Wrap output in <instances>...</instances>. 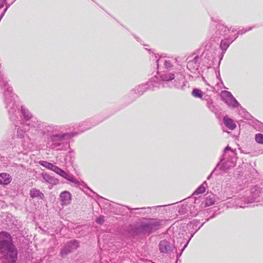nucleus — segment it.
<instances>
[{
    "instance_id": "nucleus-1",
    "label": "nucleus",
    "mask_w": 263,
    "mask_h": 263,
    "mask_svg": "<svg viewBox=\"0 0 263 263\" xmlns=\"http://www.w3.org/2000/svg\"><path fill=\"white\" fill-rule=\"evenodd\" d=\"M175 88L182 91H185L189 88V83L184 80V77L181 71L171 72L167 71L163 73H160L159 77H154L149 81L136 86L129 93V95L134 94L129 103L134 102L137 97L142 95L148 90H155L160 88Z\"/></svg>"
},
{
    "instance_id": "nucleus-2",
    "label": "nucleus",
    "mask_w": 263,
    "mask_h": 263,
    "mask_svg": "<svg viewBox=\"0 0 263 263\" xmlns=\"http://www.w3.org/2000/svg\"><path fill=\"white\" fill-rule=\"evenodd\" d=\"M0 253L8 263H16L17 250L8 232L3 231L0 233Z\"/></svg>"
},
{
    "instance_id": "nucleus-3",
    "label": "nucleus",
    "mask_w": 263,
    "mask_h": 263,
    "mask_svg": "<svg viewBox=\"0 0 263 263\" xmlns=\"http://www.w3.org/2000/svg\"><path fill=\"white\" fill-rule=\"evenodd\" d=\"M31 127L28 128L30 134L32 136L40 138H48L52 133L60 132L61 129L65 128L63 125H54L47 122L39 121L34 119L33 123L30 124Z\"/></svg>"
},
{
    "instance_id": "nucleus-4",
    "label": "nucleus",
    "mask_w": 263,
    "mask_h": 263,
    "mask_svg": "<svg viewBox=\"0 0 263 263\" xmlns=\"http://www.w3.org/2000/svg\"><path fill=\"white\" fill-rule=\"evenodd\" d=\"M63 129L60 132L52 133L47 139V143L52 149L65 151L70 148V144L66 140L77 136L78 132L64 133Z\"/></svg>"
},
{
    "instance_id": "nucleus-5",
    "label": "nucleus",
    "mask_w": 263,
    "mask_h": 263,
    "mask_svg": "<svg viewBox=\"0 0 263 263\" xmlns=\"http://www.w3.org/2000/svg\"><path fill=\"white\" fill-rule=\"evenodd\" d=\"M237 159V157L235 150L233 149L229 145L227 146L223 149V155L220 158L219 162L208 176L207 180L210 179L213 173L218 168L224 173H227L229 170L236 165Z\"/></svg>"
},
{
    "instance_id": "nucleus-6",
    "label": "nucleus",
    "mask_w": 263,
    "mask_h": 263,
    "mask_svg": "<svg viewBox=\"0 0 263 263\" xmlns=\"http://www.w3.org/2000/svg\"><path fill=\"white\" fill-rule=\"evenodd\" d=\"M146 221L141 222L143 235H149L160 230L163 220L158 218H148Z\"/></svg>"
},
{
    "instance_id": "nucleus-7",
    "label": "nucleus",
    "mask_w": 263,
    "mask_h": 263,
    "mask_svg": "<svg viewBox=\"0 0 263 263\" xmlns=\"http://www.w3.org/2000/svg\"><path fill=\"white\" fill-rule=\"evenodd\" d=\"M56 174H58L59 175L66 179L67 180L69 181V182L74 183L76 186H82L83 187H84L90 190L91 192H93L94 194H96V195L98 196L99 198H103L102 197L99 196L96 193L93 192L84 181H79L77 180L74 178V176L72 174H70L69 172H66L64 170H62V168H60Z\"/></svg>"
},
{
    "instance_id": "nucleus-8",
    "label": "nucleus",
    "mask_w": 263,
    "mask_h": 263,
    "mask_svg": "<svg viewBox=\"0 0 263 263\" xmlns=\"http://www.w3.org/2000/svg\"><path fill=\"white\" fill-rule=\"evenodd\" d=\"M231 29L220 22L218 23L214 33L211 37V41L219 42L222 38L226 37L225 36L229 33Z\"/></svg>"
},
{
    "instance_id": "nucleus-9",
    "label": "nucleus",
    "mask_w": 263,
    "mask_h": 263,
    "mask_svg": "<svg viewBox=\"0 0 263 263\" xmlns=\"http://www.w3.org/2000/svg\"><path fill=\"white\" fill-rule=\"evenodd\" d=\"M238 111L239 115L243 119L250 120V124L255 129L261 128L263 126V123L254 118L247 110L242 106H240Z\"/></svg>"
},
{
    "instance_id": "nucleus-10",
    "label": "nucleus",
    "mask_w": 263,
    "mask_h": 263,
    "mask_svg": "<svg viewBox=\"0 0 263 263\" xmlns=\"http://www.w3.org/2000/svg\"><path fill=\"white\" fill-rule=\"evenodd\" d=\"M79 247V241L78 240L74 239L68 241L61 249L60 255L62 258H65L69 254L77 250Z\"/></svg>"
},
{
    "instance_id": "nucleus-11",
    "label": "nucleus",
    "mask_w": 263,
    "mask_h": 263,
    "mask_svg": "<svg viewBox=\"0 0 263 263\" xmlns=\"http://www.w3.org/2000/svg\"><path fill=\"white\" fill-rule=\"evenodd\" d=\"M158 247L161 253L171 254L178 246H175L174 240L171 241L170 240L163 239L159 242Z\"/></svg>"
},
{
    "instance_id": "nucleus-12",
    "label": "nucleus",
    "mask_w": 263,
    "mask_h": 263,
    "mask_svg": "<svg viewBox=\"0 0 263 263\" xmlns=\"http://www.w3.org/2000/svg\"><path fill=\"white\" fill-rule=\"evenodd\" d=\"M15 123L16 122H14L15 130L13 133L12 139L14 140V142H17L16 140L17 139L21 140V141H23L26 135V133L28 132L30 134V130H28L27 127H25V124H23L22 127H21L16 125L15 124Z\"/></svg>"
},
{
    "instance_id": "nucleus-13",
    "label": "nucleus",
    "mask_w": 263,
    "mask_h": 263,
    "mask_svg": "<svg viewBox=\"0 0 263 263\" xmlns=\"http://www.w3.org/2000/svg\"><path fill=\"white\" fill-rule=\"evenodd\" d=\"M156 65H157L158 69H159V66H160V64H162V63L163 64L165 68H166L167 69L166 71H163L162 73H163L167 71H170L171 72H174V71L177 72L178 71H182V72L184 77V80L187 82V81L185 79V76L184 74V70L182 68L178 69V68H173L172 69H171V68H172L173 67V65L170 61H167V60H164L163 59L159 58L158 59L156 60Z\"/></svg>"
},
{
    "instance_id": "nucleus-14",
    "label": "nucleus",
    "mask_w": 263,
    "mask_h": 263,
    "mask_svg": "<svg viewBox=\"0 0 263 263\" xmlns=\"http://www.w3.org/2000/svg\"><path fill=\"white\" fill-rule=\"evenodd\" d=\"M262 191L261 188L255 185L252 189L251 196L245 199V202L248 204L254 202L256 201H259V198Z\"/></svg>"
},
{
    "instance_id": "nucleus-15",
    "label": "nucleus",
    "mask_w": 263,
    "mask_h": 263,
    "mask_svg": "<svg viewBox=\"0 0 263 263\" xmlns=\"http://www.w3.org/2000/svg\"><path fill=\"white\" fill-rule=\"evenodd\" d=\"M220 48L222 50V53L219 58V60L217 65V66L219 67L220 64V62L222 60L223 55L226 51H227L228 47L234 41V40H232V38L230 36H228L224 38H222L220 40Z\"/></svg>"
},
{
    "instance_id": "nucleus-16",
    "label": "nucleus",
    "mask_w": 263,
    "mask_h": 263,
    "mask_svg": "<svg viewBox=\"0 0 263 263\" xmlns=\"http://www.w3.org/2000/svg\"><path fill=\"white\" fill-rule=\"evenodd\" d=\"M102 121V120L96 121L95 118L88 119L79 124L78 130L80 132H84V131L90 129L92 127L96 126Z\"/></svg>"
},
{
    "instance_id": "nucleus-17",
    "label": "nucleus",
    "mask_w": 263,
    "mask_h": 263,
    "mask_svg": "<svg viewBox=\"0 0 263 263\" xmlns=\"http://www.w3.org/2000/svg\"><path fill=\"white\" fill-rule=\"evenodd\" d=\"M183 201L185 202V203H187V204L190 203L189 205L190 212L192 216H196L198 214V211L196 209H195V205H193L192 204L198 203L199 200L197 198H195L193 196H191L184 199Z\"/></svg>"
},
{
    "instance_id": "nucleus-18",
    "label": "nucleus",
    "mask_w": 263,
    "mask_h": 263,
    "mask_svg": "<svg viewBox=\"0 0 263 263\" xmlns=\"http://www.w3.org/2000/svg\"><path fill=\"white\" fill-rule=\"evenodd\" d=\"M225 93L226 95L227 99L225 100L224 102L229 106L232 108H237L240 106V104L232 95V93L228 91H226Z\"/></svg>"
},
{
    "instance_id": "nucleus-19",
    "label": "nucleus",
    "mask_w": 263,
    "mask_h": 263,
    "mask_svg": "<svg viewBox=\"0 0 263 263\" xmlns=\"http://www.w3.org/2000/svg\"><path fill=\"white\" fill-rule=\"evenodd\" d=\"M199 59V55H197L193 59L187 62L186 67L191 72H195L198 70L199 67L200 66Z\"/></svg>"
},
{
    "instance_id": "nucleus-20",
    "label": "nucleus",
    "mask_w": 263,
    "mask_h": 263,
    "mask_svg": "<svg viewBox=\"0 0 263 263\" xmlns=\"http://www.w3.org/2000/svg\"><path fill=\"white\" fill-rule=\"evenodd\" d=\"M61 198V205L66 206L69 204L71 201V194L67 191L62 192L60 195Z\"/></svg>"
},
{
    "instance_id": "nucleus-21",
    "label": "nucleus",
    "mask_w": 263,
    "mask_h": 263,
    "mask_svg": "<svg viewBox=\"0 0 263 263\" xmlns=\"http://www.w3.org/2000/svg\"><path fill=\"white\" fill-rule=\"evenodd\" d=\"M205 222H203L201 225L200 226H199L196 230L193 233H192L191 234V236L189 238V239L185 242H184L183 243H184L182 248L181 249L180 252L179 253H177V255H176V263H177L178 261H180V260H179V257L181 256L183 252L184 251V250H185V249L187 247V245H188V243L189 242V241H190V240L191 239V238L193 237V236L194 235V234L197 232H198L200 229V228L204 225V224L205 223Z\"/></svg>"
},
{
    "instance_id": "nucleus-22",
    "label": "nucleus",
    "mask_w": 263,
    "mask_h": 263,
    "mask_svg": "<svg viewBox=\"0 0 263 263\" xmlns=\"http://www.w3.org/2000/svg\"><path fill=\"white\" fill-rule=\"evenodd\" d=\"M41 176L45 182L51 184L52 185H56L59 183L58 179L50 175L47 173H42Z\"/></svg>"
},
{
    "instance_id": "nucleus-23",
    "label": "nucleus",
    "mask_w": 263,
    "mask_h": 263,
    "mask_svg": "<svg viewBox=\"0 0 263 263\" xmlns=\"http://www.w3.org/2000/svg\"><path fill=\"white\" fill-rule=\"evenodd\" d=\"M29 195L32 199L37 198V199L44 200L45 198L44 194L36 188H32L29 191Z\"/></svg>"
},
{
    "instance_id": "nucleus-24",
    "label": "nucleus",
    "mask_w": 263,
    "mask_h": 263,
    "mask_svg": "<svg viewBox=\"0 0 263 263\" xmlns=\"http://www.w3.org/2000/svg\"><path fill=\"white\" fill-rule=\"evenodd\" d=\"M127 232L131 235L135 236L139 235H143L142 229H141V223L138 227L130 226L127 230Z\"/></svg>"
},
{
    "instance_id": "nucleus-25",
    "label": "nucleus",
    "mask_w": 263,
    "mask_h": 263,
    "mask_svg": "<svg viewBox=\"0 0 263 263\" xmlns=\"http://www.w3.org/2000/svg\"><path fill=\"white\" fill-rule=\"evenodd\" d=\"M223 122L224 125L231 130H234L236 127V125L234 120L227 116L223 117Z\"/></svg>"
},
{
    "instance_id": "nucleus-26",
    "label": "nucleus",
    "mask_w": 263,
    "mask_h": 263,
    "mask_svg": "<svg viewBox=\"0 0 263 263\" xmlns=\"http://www.w3.org/2000/svg\"><path fill=\"white\" fill-rule=\"evenodd\" d=\"M214 51H203L202 52V56L208 60L209 66H214V60L215 59L213 55Z\"/></svg>"
},
{
    "instance_id": "nucleus-27",
    "label": "nucleus",
    "mask_w": 263,
    "mask_h": 263,
    "mask_svg": "<svg viewBox=\"0 0 263 263\" xmlns=\"http://www.w3.org/2000/svg\"><path fill=\"white\" fill-rule=\"evenodd\" d=\"M12 180L11 176L6 173H0V184L8 185Z\"/></svg>"
},
{
    "instance_id": "nucleus-28",
    "label": "nucleus",
    "mask_w": 263,
    "mask_h": 263,
    "mask_svg": "<svg viewBox=\"0 0 263 263\" xmlns=\"http://www.w3.org/2000/svg\"><path fill=\"white\" fill-rule=\"evenodd\" d=\"M213 43H218V42H213L210 39L202 44L201 48H204L203 51H214L215 47L214 46Z\"/></svg>"
},
{
    "instance_id": "nucleus-29",
    "label": "nucleus",
    "mask_w": 263,
    "mask_h": 263,
    "mask_svg": "<svg viewBox=\"0 0 263 263\" xmlns=\"http://www.w3.org/2000/svg\"><path fill=\"white\" fill-rule=\"evenodd\" d=\"M216 202L215 195L213 194H206L204 202V207H207L214 204Z\"/></svg>"
},
{
    "instance_id": "nucleus-30",
    "label": "nucleus",
    "mask_w": 263,
    "mask_h": 263,
    "mask_svg": "<svg viewBox=\"0 0 263 263\" xmlns=\"http://www.w3.org/2000/svg\"><path fill=\"white\" fill-rule=\"evenodd\" d=\"M208 185L206 181H205L201 184L194 192L193 195H198L203 193L205 192L206 187Z\"/></svg>"
},
{
    "instance_id": "nucleus-31",
    "label": "nucleus",
    "mask_w": 263,
    "mask_h": 263,
    "mask_svg": "<svg viewBox=\"0 0 263 263\" xmlns=\"http://www.w3.org/2000/svg\"><path fill=\"white\" fill-rule=\"evenodd\" d=\"M73 153V150L70 149L68 154L65 156L64 158L65 162L66 164H72L73 162V159L74 158V156L72 155Z\"/></svg>"
},
{
    "instance_id": "nucleus-32",
    "label": "nucleus",
    "mask_w": 263,
    "mask_h": 263,
    "mask_svg": "<svg viewBox=\"0 0 263 263\" xmlns=\"http://www.w3.org/2000/svg\"><path fill=\"white\" fill-rule=\"evenodd\" d=\"M192 95L195 98L202 99L203 92L200 89L195 88L192 90Z\"/></svg>"
},
{
    "instance_id": "nucleus-33",
    "label": "nucleus",
    "mask_w": 263,
    "mask_h": 263,
    "mask_svg": "<svg viewBox=\"0 0 263 263\" xmlns=\"http://www.w3.org/2000/svg\"><path fill=\"white\" fill-rule=\"evenodd\" d=\"M39 163L42 166L51 171L53 168V166L54 165V164H53V163L43 160L40 161Z\"/></svg>"
},
{
    "instance_id": "nucleus-34",
    "label": "nucleus",
    "mask_w": 263,
    "mask_h": 263,
    "mask_svg": "<svg viewBox=\"0 0 263 263\" xmlns=\"http://www.w3.org/2000/svg\"><path fill=\"white\" fill-rule=\"evenodd\" d=\"M189 211V205L183 204L178 209V212L180 215H184Z\"/></svg>"
},
{
    "instance_id": "nucleus-35",
    "label": "nucleus",
    "mask_w": 263,
    "mask_h": 263,
    "mask_svg": "<svg viewBox=\"0 0 263 263\" xmlns=\"http://www.w3.org/2000/svg\"><path fill=\"white\" fill-rule=\"evenodd\" d=\"M206 106L211 110V111L216 114L218 109L213 104V100H210V102H206Z\"/></svg>"
},
{
    "instance_id": "nucleus-36",
    "label": "nucleus",
    "mask_w": 263,
    "mask_h": 263,
    "mask_svg": "<svg viewBox=\"0 0 263 263\" xmlns=\"http://www.w3.org/2000/svg\"><path fill=\"white\" fill-rule=\"evenodd\" d=\"M199 223V220L194 219L190 222V223L187 224V226L191 229H195L198 226Z\"/></svg>"
},
{
    "instance_id": "nucleus-37",
    "label": "nucleus",
    "mask_w": 263,
    "mask_h": 263,
    "mask_svg": "<svg viewBox=\"0 0 263 263\" xmlns=\"http://www.w3.org/2000/svg\"><path fill=\"white\" fill-rule=\"evenodd\" d=\"M255 139L257 143L263 144V134L260 133L256 134L255 136Z\"/></svg>"
},
{
    "instance_id": "nucleus-38",
    "label": "nucleus",
    "mask_w": 263,
    "mask_h": 263,
    "mask_svg": "<svg viewBox=\"0 0 263 263\" xmlns=\"http://www.w3.org/2000/svg\"><path fill=\"white\" fill-rule=\"evenodd\" d=\"M255 27H256L255 26H253L252 27H249L248 29L242 28L238 31V34L242 35V34L245 33L246 32L251 30L252 29H253V28H254Z\"/></svg>"
},
{
    "instance_id": "nucleus-39",
    "label": "nucleus",
    "mask_w": 263,
    "mask_h": 263,
    "mask_svg": "<svg viewBox=\"0 0 263 263\" xmlns=\"http://www.w3.org/2000/svg\"><path fill=\"white\" fill-rule=\"evenodd\" d=\"M128 210H130V211H133V210H145V209H148V210H151L152 208V207H147V208H131L130 207L127 206V205H126L125 206Z\"/></svg>"
},
{
    "instance_id": "nucleus-40",
    "label": "nucleus",
    "mask_w": 263,
    "mask_h": 263,
    "mask_svg": "<svg viewBox=\"0 0 263 263\" xmlns=\"http://www.w3.org/2000/svg\"><path fill=\"white\" fill-rule=\"evenodd\" d=\"M96 222L99 224H102L104 222V216H100L96 219Z\"/></svg>"
},
{
    "instance_id": "nucleus-41",
    "label": "nucleus",
    "mask_w": 263,
    "mask_h": 263,
    "mask_svg": "<svg viewBox=\"0 0 263 263\" xmlns=\"http://www.w3.org/2000/svg\"><path fill=\"white\" fill-rule=\"evenodd\" d=\"M10 0H0V9L4 7V6L9 4L8 2Z\"/></svg>"
},
{
    "instance_id": "nucleus-42",
    "label": "nucleus",
    "mask_w": 263,
    "mask_h": 263,
    "mask_svg": "<svg viewBox=\"0 0 263 263\" xmlns=\"http://www.w3.org/2000/svg\"><path fill=\"white\" fill-rule=\"evenodd\" d=\"M201 99L203 100L206 101V102H210V100H212V99L211 98L210 96H209L208 95H205L204 93H203V96Z\"/></svg>"
},
{
    "instance_id": "nucleus-43",
    "label": "nucleus",
    "mask_w": 263,
    "mask_h": 263,
    "mask_svg": "<svg viewBox=\"0 0 263 263\" xmlns=\"http://www.w3.org/2000/svg\"><path fill=\"white\" fill-rule=\"evenodd\" d=\"M60 168V167H59V166L54 165L53 166V168L52 169L51 171H52L54 172H55V173H57V172H58V171L59 170Z\"/></svg>"
},
{
    "instance_id": "nucleus-44",
    "label": "nucleus",
    "mask_w": 263,
    "mask_h": 263,
    "mask_svg": "<svg viewBox=\"0 0 263 263\" xmlns=\"http://www.w3.org/2000/svg\"><path fill=\"white\" fill-rule=\"evenodd\" d=\"M216 77H217V78L219 80V81H220L221 83V84H223V82H222V79L220 78V72L219 71L218 72V73L216 74Z\"/></svg>"
},
{
    "instance_id": "nucleus-45",
    "label": "nucleus",
    "mask_w": 263,
    "mask_h": 263,
    "mask_svg": "<svg viewBox=\"0 0 263 263\" xmlns=\"http://www.w3.org/2000/svg\"><path fill=\"white\" fill-rule=\"evenodd\" d=\"M216 215L215 214H213V215L211 216L210 217L206 219V221H206H209L210 219L214 218L215 217Z\"/></svg>"
},
{
    "instance_id": "nucleus-46",
    "label": "nucleus",
    "mask_w": 263,
    "mask_h": 263,
    "mask_svg": "<svg viewBox=\"0 0 263 263\" xmlns=\"http://www.w3.org/2000/svg\"><path fill=\"white\" fill-rule=\"evenodd\" d=\"M183 240H184V239H182V238H178V239H177V243H180L181 245V244L183 243Z\"/></svg>"
},
{
    "instance_id": "nucleus-47",
    "label": "nucleus",
    "mask_w": 263,
    "mask_h": 263,
    "mask_svg": "<svg viewBox=\"0 0 263 263\" xmlns=\"http://www.w3.org/2000/svg\"><path fill=\"white\" fill-rule=\"evenodd\" d=\"M211 20L214 22H218V20L217 18L211 17Z\"/></svg>"
},
{
    "instance_id": "nucleus-48",
    "label": "nucleus",
    "mask_w": 263,
    "mask_h": 263,
    "mask_svg": "<svg viewBox=\"0 0 263 263\" xmlns=\"http://www.w3.org/2000/svg\"><path fill=\"white\" fill-rule=\"evenodd\" d=\"M146 213H148V212H137L136 214L139 215H145Z\"/></svg>"
},
{
    "instance_id": "nucleus-49",
    "label": "nucleus",
    "mask_w": 263,
    "mask_h": 263,
    "mask_svg": "<svg viewBox=\"0 0 263 263\" xmlns=\"http://www.w3.org/2000/svg\"><path fill=\"white\" fill-rule=\"evenodd\" d=\"M239 34H238V32H237L236 34L234 35V38L233 39V40H234V41L238 37Z\"/></svg>"
},
{
    "instance_id": "nucleus-50",
    "label": "nucleus",
    "mask_w": 263,
    "mask_h": 263,
    "mask_svg": "<svg viewBox=\"0 0 263 263\" xmlns=\"http://www.w3.org/2000/svg\"><path fill=\"white\" fill-rule=\"evenodd\" d=\"M231 30L232 31V32H234L235 31H236L237 30V29L235 28H231Z\"/></svg>"
},
{
    "instance_id": "nucleus-51",
    "label": "nucleus",
    "mask_w": 263,
    "mask_h": 263,
    "mask_svg": "<svg viewBox=\"0 0 263 263\" xmlns=\"http://www.w3.org/2000/svg\"><path fill=\"white\" fill-rule=\"evenodd\" d=\"M134 36L135 39H136L138 42H140V39L138 37H137L136 35H134Z\"/></svg>"
},
{
    "instance_id": "nucleus-52",
    "label": "nucleus",
    "mask_w": 263,
    "mask_h": 263,
    "mask_svg": "<svg viewBox=\"0 0 263 263\" xmlns=\"http://www.w3.org/2000/svg\"><path fill=\"white\" fill-rule=\"evenodd\" d=\"M163 206L164 205L156 206H154L153 208H155V209H156L157 208L162 207V206Z\"/></svg>"
},
{
    "instance_id": "nucleus-53",
    "label": "nucleus",
    "mask_w": 263,
    "mask_h": 263,
    "mask_svg": "<svg viewBox=\"0 0 263 263\" xmlns=\"http://www.w3.org/2000/svg\"><path fill=\"white\" fill-rule=\"evenodd\" d=\"M4 263H7V262H4Z\"/></svg>"
}]
</instances>
